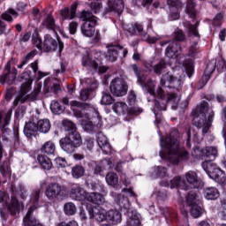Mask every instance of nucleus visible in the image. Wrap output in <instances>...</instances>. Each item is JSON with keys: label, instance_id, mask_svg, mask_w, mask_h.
Here are the masks:
<instances>
[{"label": "nucleus", "instance_id": "09e8293b", "mask_svg": "<svg viewBox=\"0 0 226 226\" xmlns=\"http://www.w3.org/2000/svg\"><path fill=\"white\" fill-rule=\"evenodd\" d=\"M34 56H36V50H32L29 53L25 56L20 63V64L18 65V68L22 69L23 66H26L27 63L31 61V59L34 58Z\"/></svg>", "mask_w": 226, "mask_h": 226}, {"label": "nucleus", "instance_id": "e433bc0d", "mask_svg": "<svg viewBox=\"0 0 226 226\" xmlns=\"http://www.w3.org/2000/svg\"><path fill=\"white\" fill-rule=\"evenodd\" d=\"M210 178L214 179V181H215L219 185H223V183H225L226 181L225 172L218 168L214 173H212Z\"/></svg>", "mask_w": 226, "mask_h": 226}, {"label": "nucleus", "instance_id": "4468645a", "mask_svg": "<svg viewBox=\"0 0 226 226\" xmlns=\"http://www.w3.org/2000/svg\"><path fill=\"white\" fill-rule=\"evenodd\" d=\"M44 49L47 52H52L54 50H57V47L59 49V52H63V49H64V43L61 41H56L52 36L47 34L44 36Z\"/></svg>", "mask_w": 226, "mask_h": 226}, {"label": "nucleus", "instance_id": "864d4df0", "mask_svg": "<svg viewBox=\"0 0 226 226\" xmlns=\"http://www.w3.org/2000/svg\"><path fill=\"white\" fill-rule=\"evenodd\" d=\"M50 109L53 114H63L64 108L56 101H52Z\"/></svg>", "mask_w": 226, "mask_h": 226}, {"label": "nucleus", "instance_id": "cd10ccee", "mask_svg": "<svg viewBox=\"0 0 226 226\" xmlns=\"http://www.w3.org/2000/svg\"><path fill=\"white\" fill-rule=\"evenodd\" d=\"M125 29L131 35L138 34H140V36H146V34H147V32L144 31V26L139 23L134 25H128Z\"/></svg>", "mask_w": 226, "mask_h": 226}, {"label": "nucleus", "instance_id": "a19ab883", "mask_svg": "<svg viewBox=\"0 0 226 226\" xmlns=\"http://www.w3.org/2000/svg\"><path fill=\"white\" fill-rule=\"evenodd\" d=\"M13 17H19V13L13 9H8L1 15V19L6 22H13Z\"/></svg>", "mask_w": 226, "mask_h": 226}, {"label": "nucleus", "instance_id": "69168bd1", "mask_svg": "<svg viewBox=\"0 0 226 226\" xmlns=\"http://www.w3.org/2000/svg\"><path fill=\"white\" fill-rule=\"evenodd\" d=\"M0 172H1V174H2V176H3L4 177H10L11 171H10V168L8 167V164L3 163V164L0 166Z\"/></svg>", "mask_w": 226, "mask_h": 226}, {"label": "nucleus", "instance_id": "f257e3e1", "mask_svg": "<svg viewBox=\"0 0 226 226\" xmlns=\"http://www.w3.org/2000/svg\"><path fill=\"white\" fill-rule=\"evenodd\" d=\"M131 68L132 72H134L141 87H147V94L154 98H157L155 99V109H157V110H167V103H175L177 100V95L176 94H165V91H163V88L162 87H159L155 93L154 82L149 83L147 75L139 68V65L132 64Z\"/></svg>", "mask_w": 226, "mask_h": 226}, {"label": "nucleus", "instance_id": "49530a36", "mask_svg": "<svg viewBox=\"0 0 226 226\" xmlns=\"http://www.w3.org/2000/svg\"><path fill=\"white\" fill-rule=\"evenodd\" d=\"M71 109H72L73 111L77 110V109H93V106L91 104L83 103L79 101H72L70 103Z\"/></svg>", "mask_w": 226, "mask_h": 226}, {"label": "nucleus", "instance_id": "f3484780", "mask_svg": "<svg viewBox=\"0 0 226 226\" xmlns=\"http://www.w3.org/2000/svg\"><path fill=\"white\" fill-rule=\"evenodd\" d=\"M90 218H94L96 222H105L107 220V210L102 207H92L88 208Z\"/></svg>", "mask_w": 226, "mask_h": 226}, {"label": "nucleus", "instance_id": "72a5a7b5", "mask_svg": "<svg viewBox=\"0 0 226 226\" xmlns=\"http://www.w3.org/2000/svg\"><path fill=\"white\" fill-rule=\"evenodd\" d=\"M87 200H88V202H92L93 204L100 205L105 202V198L99 192H90L87 196Z\"/></svg>", "mask_w": 226, "mask_h": 226}, {"label": "nucleus", "instance_id": "4be33fe9", "mask_svg": "<svg viewBox=\"0 0 226 226\" xmlns=\"http://www.w3.org/2000/svg\"><path fill=\"white\" fill-rule=\"evenodd\" d=\"M185 179L188 185H190L191 188H200L202 182L199 178L197 172L189 171L185 174Z\"/></svg>", "mask_w": 226, "mask_h": 226}, {"label": "nucleus", "instance_id": "c03bdc74", "mask_svg": "<svg viewBox=\"0 0 226 226\" xmlns=\"http://www.w3.org/2000/svg\"><path fill=\"white\" fill-rule=\"evenodd\" d=\"M64 213L67 215V216H73V215L77 213V207L73 202H67L64 206Z\"/></svg>", "mask_w": 226, "mask_h": 226}, {"label": "nucleus", "instance_id": "3c124183", "mask_svg": "<svg viewBox=\"0 0 226 226\" xmlns=\"http://www.w3.org/2000/svg\"><path fill=\"white\" fill-rule=\"evenodd\" d=\"M84 172H86V170H84V167L82 166H75L72 169V174L75 179L82 177V176H84Z\"/></svg>", "mask_w": 226, "mask_h": 226}, {"label": "nucleus", "instance_id": "f8f14e48", "mask_svg": "<svg viewBox=\"0 0 226 226\" xmlns=\"http://www.w3.org/2000/svg\"><path fill=\"white\" fill-rule=\"evenodd\" d=\"M186 204L190 207L191 215L193 218L202 215V207L197 204V194L192 193L186 196Z\"/></svg>", "mask_w": 226, "mask_h": 226}, {"label": "nucleus", "instance_id": "412c9836", "mask_svg": "<svg viewBox=\"0 0 226 226\" xmlns=\"http://www.w3.org/2000/svg\"><path fill=\"white\" fill-rule=\"evenodd\" d=\"M181 54V45L177 42L171 41L166 49V56L170 59H176Z\"/></svg>", "mask_w": 226, "mask_h": 226}, {"label": "nucleus", "instance_id": "a18cd8bd", "mask_svg": "<svg viewBox=\"0 0 226 226\" xmlns=\"http://www.w3.org/2000/svg\"><path fill=\"white\" fill-rule=\"evenodd\" d=\"M6 208H8L11 215H17L19 211V200L15 197H11V203L7 205Z\"/></svg>", "mask_w": 226, "mask_h": 226}, {"label": "nucleus", "instance_id": "20e7f679", "mask_svg": "<svg viewBox=\"0 0 226 226\" xmlns=\"http://www.w3.org/2000/svg\"><path fill=\"white\" fill-rule=\"evenodd\" d=\"M78 18L84 22L80 26L83 36L93 38L94 36V27L98 26V18L93 15L91 11L86 10L81 11L78 14Z\"/></svg>", "mask_w": 226, "mask_h": 226}, {"label": "nucleus", "instance_id": "79ce46f5", "mask_svg": "<svg viewBox=\"0 0 226 226\" xmlns=\"http://www.w3.org/2000/svg\"><path fill=\"white\" fill-rule=\"evenodd\" d=\"M105 179L107 185H109V186H116V185L119 183V177L115 172H109L106 175Z\"/></svg>", "mask_w": 226, "mask_h": 226}, {"label": "nucleus", "instance_id": "774afa93", "mask_svg": "<svg viewBox=\"0 0 226 226\" xmlns=\"http://www.w3.org/2000/svg\"><path fill=\"white\" fill-rule=\"evenodd\" d=\"M55 163L58 168L66 167V160H64L63 157H56L55 159Z\"/></svg>", "mask_w": 226, "mask_h": 226}, {"label": "nucleus", "instance_id": "39448f33", "mask_svg": "<svg viewBox=\"0 0 226 226\" xmlns=\"http://www.w3.org/2000/svg\"><path fill=\"white\" fill-rule=\"evenodd\" d=\"M28 91H31V83L29 80H26L20 86L19 94L13 102L15 106H17L19 103H26L27 100H30L31 102L38 100V95L40 93H41V85H38L34 92H32L30 94H27Z\"/></svg>", "mask_w": 226, "mask_h": 226}, {"label": "nucleus", "instance_id": "13d9d810", "mask_svg": "<svg viewBox=\"0 0 226 226\" xmlns=\"http://www.w3.org/2000/svg\"><path fill=\"white\" fill-rule=\"evenodd\" d=\"M100 166L102 167L104 170H110L114 167V162L109 158L102 159L100 162Z\"/></svg>", "mask_w": 226, "mask_h": 226}, {"label": "nucleus", "instance_id": "6e6552de", "mask_svg": "<svg viewBox=\"0 0 226 226\" xmlns=\"http://www.w3.org/2000/svg\"><path fill=\"white\" fill-rule=\"evenodd\" d=\"M63 195H64V189L58 183H50L46 188L45 196L48 200H56V199H59Z\"/></svg>", "mask_w": 226, "mask_h": 226}, {"label": "nucleus", "instance_id": "7c9ffc66", "mask_svg": "<svg viewBox=\"0 0 226 226\" xmlns=\"http://www.w3.org/2000/svg\"><path fill=\"white\" fill-rule=\"evenodd\" d=\"M203 195L207 200H216L220 197V192L215 187H207L203 191Z\"/></svg>", "mask_w": 226, "mask_h": 226}, {"label": "nucleus", "instance_id": "f03ea898", "mask_svg": "<svg viewBox=\"0 0 226 226\" xmlns=\"http://www.w3.org/2000/svg\"><path fill=\"white\" fill-rule=\"evenodd\" d=\"M178 132L175 130L165 140L161 138L160 156L163 160H168L171 163H179L181 160H189L190 154L183 147H179Z\"/></svg>", "mask_w": 226, "mask_h": 226}, {"label": "nucleus", "instance_id": "7ed1b4c3", "mask_svg": "<svg viewBox=\"0 0 226 226\" xmlns=\"http://www.w3.org/2000/svg\"><path fill=\"white\" fill-rule=\"evenodd\" d=\"M215 117V111L209 108L207 102H202L193 117V124L197 128H203L202 133L206 135L211 128Z\"/></svg>", "mask_w": 226, "mask_h": 226}, {"label": "nucleus", "instance_id": "a878e982", "mask_svg": "<svg viewBox=\"0 0 226 226\" xmlns=\"http://www.w3.org/2000/svg\"><path fill=\"white\" fill-rule=\"evenodd\" d=\"M34 209L33 207H30L26 215L23 218L24 226H36L38 223V219L34 216Z\"/></svg>", "mask_w": 226, "mask_h": 226}, {"label": "nucleus", "instance_id": "338daca9", "mask_svg": "<svg viewBox=\"0 0 226 226\" xmlns=\"http://www.w3.org/2000/svg\"><path fill=\"white\" fill-rule=\"evenodd\" d=\"M56 226H79V222L75 220H72L69 222L62 221L56 224Z\"/></svg>", "mask_w": 226, "mask_h": 226}, {"label": "nucleus", "instance_id": "473e14b6", "mask_svg": "<svg viewBox=\"0 0 226 226\" xmlns=\"http://www.w3.org/2000/svg\"><path fill=\"white\" fill-rule=\"evenodd\" d=\"M37 162L44 170H50L53 167L52 161L47 155L39 154Z\"/></svg>", "mask_w": 226, "mask_h": 226}, {"label": "nucleus", "instance_id": "e2e57ef3", "mask_svg": "<svg viewBox=\"0 0 226 226\" xmlns=\"http://www.w3.org/2000/svg\"><path fill=\"white\" fill-rule=\"evenodd\" d=\"M90 95H91V89L85 88L80 91L79 98L83 102H87V99L89 98Z\"/></svg>", "mask_w": 226, "mask_h": 226}, {"label": "nucleus", "instance_id": "0e129e2a", "mask_svg": "<svg viewBox=\"0 0 226 226\" xmlns=\"http://www.w3.org/2000/svg\"><path fill=\"white\" fill-rule=\"evenodd\" d=\"M17 193L23 200H25V199H27V190H26V186L24 185H19L17 189Z\"/></svg>", "mask_w": 226, "mask_h": 226}, {"label": "nucleus", "instance_id": "ddd939ff", "mask_svg": "<svg viewBox=\"0 0 226 226\" xmlns=\"http://www.w3.org/2000/svg\"><path fill=\"white\" fill-rule=\"evenodd\" d=\"M166 82H168V87H170L172 89H177V91H179V87L183 86V80H181V78L174 77L170 73H166L162 75L161 79V86L163 87L165 86Z\"/></svg>", "mask_w": 226, "mask_h": 226}, {"label": "nucleus", "instance_id": "6e6d98bb", "mask_svg": "<svg viewBox=\"0 0 226 226\" xmlns=\"http://www.w3.org/2000/svg\"><path fill=\"white\" fill-rule=\"evenodd\" d=\"M62 125L64 126V128L66 132H69V133L77 130V127L75 126V124H73V122H72L68 119L63 120L62 121Z\"/></svg>", "mask_w": 226, "mask_h": 226}, {"label": "nucleus", "instance_id": "c85d7f7f", "mask_svg": "<svg viewBox=\"0 0 226 226\" xmlns=\"http://www.w3.org/2000/svg\"><path fill=\"white\" fill-rule=\"evenodd\" d=\"M108 6L110 11L120 15V13H123V10H124V2L123 0H110L108 3Z\"/></svg>", "mask_w": 226, "mask_h": 226}, {"label": "nucleus", "instance_id": "9b49d317", "mask_svg": "<svg viewBox=\"0 0 226 226\" xmlns=\"http://www.w3.org/2000/svg\"><path fill=\"white\" fill-rule=\"evenodd\" d=\"M15 79H17V69H11V62H8L5 65L4 74L0 77V82L1 84H8V86H11V84L15 82Z\"/></svg>", "mask_w": 226, "mask_h": 226}, {"label": "nucleus", "instance_id": "393cba45", "mask_svg": "<svg viewBox=\"0 0 226 226\" xmlns=\"http://www.w3.org/2000/svg\"><path fill=\"white\" fill-rule=\"evenodd\" d=\"M60 15L64 19V20H72L75 19V15H77V4H73L71 8L65 7L60 11Z\"/></svg>", "mask_w": 226, "mask_h": 226}, {"label": "nucleus", "instance_id": "bf43d9fd", "mask_svg": "<svg viewBox=\"0 0 226 226\" xmlns=\"http://www.w3.org/2000/svg\"><path fill=\"white\" fill-rule=\"evenodd\" d=\"M94 147V139L86 138L83 143V149L87 151H93Z\"/></svg>", "mask_w": 226, "mask_h": 226}, {"label": "nucleus", "instance_id": "58836bf2", "mask_svg": "<svg viewBox=\"0 0 226 226\" xmlns=\"http://www.w3.org/2000/svg\"><path fill=\"white\" fill-rule=\"evenodd\" d=\"M170 188H181L182 190H188V185L186 182L180 177H177L170 181Z\"/></svg>", "mask_w": 226, "mask_h": 226}, {"label": "nucleus", "instance_id": "b1692460", "mask_svg": "<svg viewBox=\"0 0 226 226\" xmlns=\"http://www.w3.org/2000/svg\"><path fill=\"white\" fill-rule=\"evenodd\" d=\"M60 147H62L63 151L68 153V154L75 153L76 147H79L74 142L66 137L60 139Z\"/></svg>", "mask_w": 226, "mask_h": 226}, {"label": "nucleus", "instance_id": "c756f323", "mask_svg": "<svg viewBox=\"0 0 226 226\" xmlns=\"http://www.w3.org/2000/svg\"><path fill=\"white\" fill-rule=\"evenodd\" d=\"M37 132H38L37 124L34 122H28L25 124L24 134L26 135V137H27V139H31L32 137H34Z\"/></svg>", "mask_w": 226, "mask_h": 226}, {"label": "nucleus", "instance_id": "4c0bfd02", "mask_svg": "<svg viewBox=\"0 0 226 226\" xmlns=\"http://www.w3.org/2000/svg\"><path fill=\"white\" fill-rule=\"evenodd\" d=\"M202 169L208 174L209 177H211V176L217 170L218 167L211 161H205L202 163Z\"/></svg>", "mask_w": 226, "mask_h": 226}, {"label": "nucleus", "instance_id": "ea45409f", "mask_svg": "<svg viewBox=\"0 0 226 226\" xmlns=\"http://www.w3.org/2000/svg\"><path fill=\"white\" fill-rule=\"evenodd\" d=\"M41 152L44 154H54L56 152V145L52 141H47L41 147Z\"/></svg>", "mask_w": 226, "mask_h": 226}, {"label": "nucleus", "instance_id": "603ef678", "mask_svg": "<svg viewBox=\"0 0 226 226\" xmlns=\"http://www.w3.org/2000/svg\"><path fill=\"white\" fill-rule=\"evenodd\" d=\"M186 13L189 14V17L191 19H195L196 17L195 2H193L192 0H189L187 4Z\"/></svg>", "mask_w": 226, "mask_h": 226}, {"label": "nucleus", "instance_id": "8fccbe9b", "mask_svg": "<svg viewBox=\"0 0 226 226\" xmlns=\"http://www.w3.org/2000/svg\"><path fill=\"white\" fill-rule=\"evenodd\" d=\"M114 98L109 92H103L101 99V105H112Z\"/></svg>", "mask_w": 226, "mask_h": 226}, {"label": "nucleus", "instance_id": "bb28decb", "mask_svg": "<svg viewBox=\"0 0 226 226\" xmlns=\"http://www.w3.org/2000/svg\"><path fill=\"white\" fill-rule=\"evenodd\" d=\"M97 144L103 151L104 154H109V153H110V144H109V139L102 132L97 134Z\"/></svg>", "mask_w": 226, "mask_h": 226}, {"label": "nucleus", "instance_id": "5fc2aeb1", "mask_svg": "<svg viewBox=\"0 0 226 226\" xmlns=\"http://www.w3.org/2000/svg\"><path fill=\"white\" fill-rule=\"evenodd\" d=\"M90 2V8L94 13H99L102 10V0H88Z\"/></svg>", "mask_w": 226, "mask_h": 226}, {"label": "nucleus", "instance_id": "4d7b16f0", "mask_svg": "<svg viewBox=\"0 0 226 226\" xmlns=\"http://www.w3.org/2000/svg\"><path fill=\"white\" fill-rule=\"evenodd\" d=\"M167 68V64L165 61H161L157 64L153 66V71L156 75H162V72Z\"/></svg>", "mask_w": 226, "mask_h": 226}, {"label": "nucleus", "instance_id": "423d86ee", "mask_svg": "<svg viewBox=\"0 0 226 226\" xmlns=\"http://www.w3.org/2000/svg\"><path fill=\"white\" fill-rule=\"evenodd\" d=\"M117 203L120 207L127 209L126 215L129 218L126 226H140V215L130 208V201L127 197L118 195L117 198Z\"/></svg>", "mask_w": 226, "mask_h": 226}, {"label": "nucleus", "instance_id": "2f4dec72", "mask_svg": "<svg viewBox=\"0 0 226 226\" xmlns=\"http://www.w3.org/2000/svg\"><path fill=\"white\" fill-rule=\"evenodd\" d=\"M112 110L115 114H117V116H126V114H128V104L119 102H115L112 105Z\"/></svg>", "mask_w": 226, "mask_h": 226}, {"label": "nucleus", "instance_id": "6ab92c4d", "mask_svg": "<svg viewBox=\"0 0 226 226\" xmlns=\"http://www.w3.org/2000/svg\"><path fill=\"white\" fill-rule=\"evenodd\" d=\"M41 188L35 189L34 193L31 194L30 203L32 204L31 207L33 209H38L40 207V195L41 193V188L47 186V182L45 180L40 183Z\"/></svg>", "mask_w": 226, "mask_h": 226}, {"label": "nucleus", "instance_id": "f704fd0d", "mask_svg": "<svg viewBox=\"0 0 226 226\" xmlns=\"http://www.w3.org/2000/svg\"><path fill=\"white\" fill-rule=\"evenodd\" d=\"M51 124L50 120L44 118L37 122V130L41 133H49L50 132Z\"/></svg>", "mask_w": 226, "mask_h": 226}, {"label": "nucleus", "instance_id": "a211bd4d", "mask_svg": "<svg viewBox=\"0 0 226 226\" xmlns=\"http://www.w3.org/2000/svg\"><path fill=\"white\" fill-rule=\"evenodd\" d=\"M88 192L80 187V185L74 184L71 188V197L75 200H87Z\"/></svg>", "mask_w": 226, "mask_h": 226}, {"label": "nucleus", "instance_id": "9d476101", "mask_svg": "<svg viewBox=\"0 0 226 226\" xmlns=\"http://www.w3.org/2000/svg\"><path fill=\"white\" fill-rule=\"evenodd\" d=\"M184 26L186 27V29H188V37L190 38L191 41L194 43V45H192L191 48V50H193L195 49V46L200 41V34H199V30L197 29V27H199V23L192 25V23L186 21Z\"/></svg>", "mask_w": 226, "mask_h": 226}, {"label": "nucleus", "instance_id": "aec40b11", "mask_svg": "<svg viewBox=\"0 0 226 226\" xmlns=\"http://www.w3.org/2000/svg\"><path fill=\"white\" fill-rule=\"evenodd\" d=\"M218 156V149L215 147H207L200 150L199 158L201 160H206V158H209V160H215Z\"/></svg>", "mask_w": 226, "mask_h": 226}, {"label": "nucleus", "instance_id": "5701e85b", "mask_svg": "<svg viewBox=\"0 0 226 226\" xmlns=\"http://www.w3.org/2000/svg\"><path fill=\"white\" fill-rule=\"evenodd\" d=\"M106 220L110 222L112 225H117L118 223H121L123 216L119 210L111 209L107 212Z\"/></svg>", "mask_w": 226, "mask_h": 226}, {"label": "nucleus", "instance_id": "052dcab7", "mask_svg": "<svg viewBox=\"0 0 226 226\" xmlns=\"http://www.w3.org/2000/svg\"><path fill=\"white\" fill-rule=\"evenodd\" d=\"M83 128L88 133H93L96 130V127L93 124V122L87 121L82 123Z\"/></svg>", "mask_w": 226, "mask_h": 226}, {"label": "nucleus", "instance_id": "de8ad7c7", "mask_svg": "<svg viewBox=\"0 0 226 226\" xmlns=\"http://www.w3.org/2000/svg\"><path fill=\"white\" fill-rule=\"evenodd\" d=\"M8 199H10V196L5 192L0 191V211L8 207Z\"/></svg>", "mask_w": 226, "mask_h": 226}, {"label": "nucleus", "instance_id": "37998d69", "mask_svg": "<svg viewBox=\"0 0 226 226\" xmlns=\"http://www.w3.org/2000/svg\"><path fill=\"white\" fill-rule=\"evenodd\" d=\"M42 26L47 29H51V31H56V20L54 17L50 14H48L45 20L42 21Z\"/></svg>", "mask_w": 226, "mask_h": 226}, {"label": "nucleus", "instance_id": "2eb2a0df", "mask_svg": "<svg viewBox=\"0 0 226 226\" xmlns=\"http://www.w3.org/2000/svg\"><path fill=\"white\" fill-rule=\"evenodd\" d=\"M101 53H98L96 51H94L89 55L88 51H86L83 55L82 58V65L83 66H89V68H93L94 70H96L98 68V61L100 57Z\"/></svg>", "mask_w": 226, "mask_h": 226}, {"label": "nucleus", "instance_id": "0eeeda50", "mask_svg": "<svg viewBox=\"0 0 226 226\" xmlns=\"http://www.w3.org/2000/svg\"><path fill=\"white\" fill-rule=\"evenodd\" d=\"M109 89L114 96L121 97L128 93V85L123 78H116L110 82Z\"/></svg>", "mask_w": 226, "mask_h": 226}, {"label": "nucleus", "instance_id": "c9c22d12", "mask_svg": "<svg viewBox=\"0 0 226 226\" xmlns=\"http://www.w3.org/2000/svg\"><path fill=\"white\" fill-rule=\"evenodd\" d=\"M65 138L69 139V140H71V142H73L74 146H77L78 147H80V146H82V136H80V133L77 132V129L69 132L68 136Z\"/></svg>", "mask_w": 226, "mask_h": 226}, {"label": "nucleus", "instance_id": "1a4fd4ad", "mask_svg": "<svg viewBox=\"0 0 226 226\" xmlns=\"http://www.w3.org/2000/svg\"><path fill=\"white\" fill-rule=\"evenodd\" d=\"M127 55V49H124L121 46H109L106 57L108 61L114 63L115 61H117V57H119V56H121V57H126Z\"/></svg>", "mask_w": 226, "mask_h": 226}, {"label": "nucleus", "instance_id": "dca6fc26", "mask_svg": "<svg viewBox=\"0 0 226 226\" xmlns=\"http://www.w3.org/2000/svg\"><path fill=\"white\" fill-rule=\"evenodd\" d=\"M43 86V92L46 96H52V94H56L58 91H61V86L54 83L50 78H47L44 80Z\"/></svg>", "mask_w": 226, "mask_h": 226}, {"label": "nucleus", "instance_id": "680f3d73", "mask_svg": "<svg viewBox=\"0 0 226 226\" xmlns=\"http://www.w3.org/2000/svg\"><path fill=\"white\" fill-rule=\"evenodd\" d=\"M174 39L177 41H185L186 40V35L185 34V32L183 30H176L174 33Z\"/></svg>", "mask_w": 226, "mask_h": 226}]
</instances>
